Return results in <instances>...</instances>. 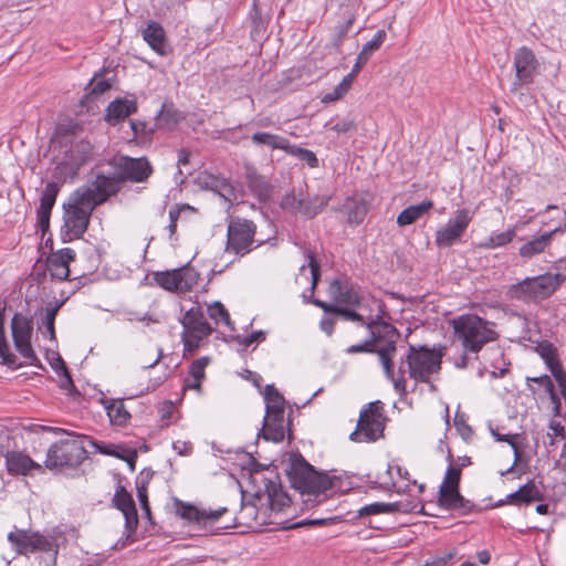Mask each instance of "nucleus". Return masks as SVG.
<instances>
[{"label": "nucleus", "instance_id": "6ab92c4d", "mask_svg": "<svg viewBox=\"0 0 566 566\" xmlns=\"http://www.w3.org/2000/svg\"><path fill=\"white\" fill-rule=\"evenodd\" d=\"M228 512V509L222 506L216 510L199 509L191 504H182L178 507V514L190 522L202 524L205 527L214 526L220 517Z\"/></svg>", "mask_w": 566, "mask_h": 566}, {"label": "nucleus", "instance_id": "f8f14e48", "mask_svg": "<svg viewBox=\"0 0 566 566\" xmlns=\"http://www.w3.org/2000/svg\"><path fill=\"white\" fill-rule=\"evenodd\" d=\"M513 66L515 78L511 86L512 93H516L523 85L532 84L539 73V62L527 46H521L515 51Z\"/></svg>", "mask_w": 566, "mask_h": 566}, {"label": "nucleus", "instance_id": "473e14b6", "mask_svg": "<svg viewBox=\"0 0 566 566\" xmlns=\"http://www.w3.org/2000/svg\"><path fill=\"white\" fill-rule=\"evenodd\" d=\"M535 350L543 358L553 376L558 374V370H564L558 359L557 349L552 343L541 342L536 345Z\"/></svg>", "mask_w": 566, "mask_h": 566}, {"label": "nucleus", "instance_id": "a18cd8bd", "mask_svg": "<svg viewBox=\"0 0 566 566\" xmlns=\"http://www.w3.org/2000/svg\"><path fill=\"white\" fill-rule=\"evenodd\" d=\"M48 270L54 280L63 281L70 275V268L63 261H57L52 256L48 259Z\"/></svg>", "mask_w": 566, "mask_h": 566}, {"label": "nucleus", "instance_id": "20e7f679", "mask_svg": "<svg viewBox=\"0 0 566 566\" xmlns=\"http://www.w3.org/2000/svg\"><path fill=\"white\" fill-rule=\"evenodd\" d=\"M442 348L409 345L406 355L408 374L416 382L430 384L431 376L441 369Z\"/></svg>", "mask_w": 566, "mask_h": 566}, {"label": "nucleus", "instance_id": "39448f33", "mask_svg": "<svg viewBox=\"0 0 566 566\" xmlns=\"http://www.w3.org/2000/svg\"><path fill=\"white\" fill-rule=\"evenodd\" d=\"M96 207L94 201L75 190L63 205L65 235L69 240L80 239L87 230L91 214Z\"/></svg>", "mask_w": 566, "mask_h": 566}, {"label": "nucleus", "instance_id": "5701e85b", "mask_svg": "<svg viewBox=\"0 0 566 566\" xmlns=\"http://www.w3.org/2000/svg\"><path fill=\"white\" fill-rule=\"evenodd\" d=\"M59 191V184L50 181L46 184L42 192L40 206L36 210L39 226L42 231H45L49 228L51 211L54 207Z\"/></svg>", "mask_w": 566, "mask_h": 566}, {"label": "nucleus", "instance_id": "c756f323", "mask_svg": "<svg viewBox=\"0 0 566 566\" xmlns=\"http://www.w3.org/2000/svg\"><path fill=\"white\" fill-rule=\"evenodd\" d=\"M354 7L355 6L340 7L343 22L335 27V34L333 38V45L336 48L342 45L356 20V9Z\"/></svg>", "mask_w": 566, "mask_h": 566}, {"label": "nucleus", "instance_id": "bb28decb", "mask_svg": "<svg viewBox=\"0 0 566 566\" xmlns=\"http://www.w3.org/2000/svg\"><path fill=\"white\" fill-rule=\"evenodd\" d=\"M136 112L137 104L135 101L117 98L108 104L105 120L111 125H116Z\"/></svg>", "mask_w": 566, "mask_h": 566}, {"label": "nucleus", "instance_id": "f3484780", "mask_svg": "<svg viewBox=\"0 0 566 566\" xmlns=\"http://www.w3.org/2000/svg\"><path fill=\"white\" fill-rule=\"evenodd\" d=\"M120 180L118 176H106L104 174H97L94 180L87 187L78 188L77 190L90 201H94V206L97 207L105 202L111 196L116 195L119 190Z\"/></svg>", "mask_w": 566, "mask_h": 566}, {"label": "nucleus", "instance_id": "f704fd0d", "mask_svg": "<svg viewBox=\"0 0 566 566\" xmlns=\"http://www.w3.org/2000/svg\"><path fill=\"white\" fill-rule=\"evenodd\" d=\"M265 413H280L285 411V399L273 384L264 387Z\"/></svg>", "mask_w": 566, "mask_h": 566}, {"label": "nucleus", "instance_id": "412c9836", "mask_svg": "<svg viewBox=\"0 0 566 566\" xmlns=\"http://www.w3.org/2000/svg\"><path fill=\"white\" fill-rule=\"evenodd\" d=\"M565 229L566 223L526 241L518 249L520 256L525 260H531L539 255L546 250V248L551 245L554 235L557 233H563Z\"/></svg>", "mask_w": 566, "mask_h": 566}, {"label": "nucleus", "instance_id": "13d9d810", "mask_svg": "<svg viewBox=\"0 0 566 566\" xmlns=\"http://www.w3.org/2000/svg\"><path fill=\"white\" fill-rule=\"evenodd\" d=\"M339 521V517H318V518H307L301 522L293 524L292 527H302V526H324L331 525Z\"/></svg>", "mask_w": 566, "mask_h": 566}, {"label": "nucleus", "instance_id": "680f3d73", "mask_svg": "<svg viewBox=\"0 0 566 566\" xmlns=\"http://www.w3.org/2000/svg\"><path fill=\"white\" fill-rule=\"evenodd\" d=\"M492 436L495 438L496 441L509 443L514 450L515 459L518 458L520 449L515 441L517 437L516 434H501L492 430Z\"/></svg>", "mask_w": 566, "mask_h": 566}, {"label": "nucleus", "instance_id": "393cba45", "mask_svg": "<svg viewBox=\"0 0 566 566\" xmlns=\"http://www.w3.org/2000/svg\"><path fill=\"white\" fill-rule=\"evenodd\" d=\"M542 499V494L535 483L533 481H528L523 484L518 490L513 493H510L505 496V499L496 502L495 506L500 507L506 504H530L534 501H538Z\"/></svg>", "mask_w": 566, "mask_h": 566}, {"label": "nucleus", "instance_id": "c85d7f7f", "mask_svg": "<svg viewBox=\"0 0 566 566\" xmlns=\"http://www.w3.org/2000/svg\"><path fill=\"white\" fill-rule=\"evenodd\" d=\"M433 208V201L424 200L418 205H412L403 209L397 217V223L400 227L409 226L419 220Z\"/></svg>", "mask_w": 566, "mask_h": 566}, {"label": "nucleus", "instance_id": "6e6552de", "mask_svg": "<svg viewBox=\"0 0 566 566\" xmlns=\"http://www.w3.org/2000/svg\"><path fill=\"white\" fill-rule=\"evenodd\" d=\"M87 457L83 440L77 438L64 439L53 443L46 453L44 465L49 470L75 468Z\"/></svg>", "mask_w": 566, "mask_h": 566}, {"label": "nucleus", "instance_id": "9d476101", "mask_svg": "<svg viewBox=\"0 0 566 566\" xmlns=\"http://www.w3.org/2000/svg\"><path fill=\"white\" fill-rule=\"evenodd\" d=\"M182 325L181 342L184 344V355L195 353L200 343L211 335L212 327L207 322L200 306H192L186 311L180 319Z\"/></svg>", "mask_w": 566, "mask_h": 566}, {"label": "nucleus", "instance_id": "2f4dec72", "mask_svg": "<svg viewBox=\"0 0 566 566\" xmlns=\"http://www.w3.org/2000/svg\"><path fill=\"white\" fill-rule=\"evenodd\" d=\"M251 142L256 146H266L271 149H280L287 153L290 140L281 135L268 133V132H256L251 136Z\"/></svg>", "mask_w": 566, "mask_h": 566}, {"label": "nucleus", "instance_id": "2eb2a0df", "mask_svg": "<svg viewBox=\"0 0 566 566\" xmlns=\"http://www.w3.org/2000/svg\"><path fill=\"white\" fill-rule=\"evenodd\" d=\"M8 541L18 555H29L52 549L51 541L39 532L14 528L8 534Z\"/></svg>", "mask_w": 566, "mask_h": 566}, {"label": "nucleus", "instance_id": "cd10ccee", "mask_svg": "<svg viewBox=\"0 0 566 566\" xmlns=\"http://www.w3.org/2000/svg\"><path fill=\"white\" fill-rule=\"evenodd\" d=\"M143 39L159 55L166 54L165 30L158 22H150L143 31Z\"/></svg>", "mask_w": 566, "mask_h": 566}, {"label": "nucleus", "instance_id": "c03bdc74", "mask_svg": "<svg viewBox=\"0 0 566 566\" xmlns=\"http://www.w3.org/2000/svg\"><path fill=\"white\" fill-rule=\"evenodd\" d=\"M515 229H507L506 231L500 232V233H492L488 242L485 243V247L489 249H495L500 247H504L513 241L515 238Z\"/></svg>", "mask_w": 566, "mask_h": 566}, {"label": "nucleus", "instance_id": "8fccbe9b", "mask_svg": "<svg viewBox=\"0 0 566 566\" xmlns=\"http://www.w3.org/2000/svg\"><path fill=\"white\" fill-rule=\"evenodd\" d=\"M375 484H377L381 490H391L396 488L394 467L391 464L387 465L384 473L377 474Z\"/></svg>", "mask_w": 566, "mask_h": 566}, {"label": "nucleus", "instance_id": "aec40b11", "mask_svg": "<svg viewBox=\"0 0 566 566\" xmlns=\"http://www.w3.org/2000/svg\"><path fill=\"white\" fill-rule=\"evenodd\" d=\"M284 413L285 411L280 413H265L263 419V427L259 433V437L262 436L264 440L275 443L283 441L286 429L289 434L291 433V420L289 418L287 423H285Z\"/></svg>", "mask_w": 566, "mask_h": 566}, {"label": "nucleus", "instance_id": "e433bc0d", "mask_svg": "<svg viewBox=\"0 0 566 566\" xmlns=\"http://www.w3.org/2000/svg\"><path fill=\"white\" fill-rule=\"evenodd\" d=\"M4 313L6 305L0 306V358L3 365L9 367H20L21 365L17 363V356L10 352V347L7 343L4 335Z\"/></svg>", "mask_w": 566, "mask_h": 566}, {"label": "nucleus", "instance_id": "774afa93", "mask_svg": "<svg viewBox=\"0 0 566 566\" xmlns=\"http://www.w3.org/2000/svg\"><path fill=\"white\" fill-rule=\"evenodd\" d=\"M527 381H533L541 385L546 394L551 391L553 392V389L555 388L551 377L547 375H542L538 377H528Z\"/></svg>", "mask_w": 566, "mask_h": 566}, {"label": "nucleus", "instance_id": "ea45409f", "mask_svg": "<svg viewBox=\"0 0 566 566\" xmlns=\"http://www.w3.org/2000/svg\"><path fill=\"white\" fill-rule=\"evenodd\" d=\"M329 200L331 196H316L311 200H303V202H298V212L307 218H313L323 211Z\"/></svg>", "mask_w": 566, "mask_h": 566}, {"label": "nucleus", "instance_id": "79ce46f5", "mask_svg": "<svg viewBox=\"0 0 566 566\" xmlns=\"http://www.w3.org/2000/svg\"><path fill=\"white\" fill-rule=\"evenodd\" d=\"M249 188L259 197H266L269 195V184L263 177L258 175L254 170H249L247 174Z\"/></svg>", "mask_w": 566, "mask_h": 566}, {"label": "nucleus", "instance_id": "052dcab7", "mask_svg": "<svg viewBox=\"0 0 566 566\" xmlns=\"http://www.w3.org/2000/svg\"><path fill=\"white\" fill-rule=\"evenodd\" d=\"M308 268L311 270V292L313 293L321 275V268L313 253H308Z\"/></svg>", "mask_w": 566, "mask_h": 566}, {"label": "nucleus", "instance_id": "f03ea898", "mask_svg": "<svg viewBox=\"0 0 566 566\" xmlns=\"http://www.w3.org/2000/svg\"><path fill=\"white\" fill-rule=\"evenodd\" d=\"M291 485L300 491L306 505L315 506L327 499L326 492L333 486V479L317 472L301 454L291 458L287 470Z\"/></svg>", "mask_w": 566, "mask_h": 566}, {"label": "nucleus", "instance_id": "0e129e2a", "mask_svg": "<svg viewBox=\"0 0 566 566\" xmlns=\"http://www.w3.org/2000/svg\"><path fill=\"white\" fill-rule=\"evenodd\" d=\"M349 90V87L340 82L332 93H328L324 96L323 102H334L340 99L344 95L347 94Z\"/></svg>", "mask_w": 566, "mask_h": 566}, {"label": "nucleus", "instance_id": "9b49d317", "mask_svg": "<svg viewBox=\"0 0 566 566\" xmlns=\"http://www.w3.org/2000/svg\"><path fill=\"white\" fill-rule=\"evenodd\" d=\"M154 280L164 290L185 293L191 291L199 281V273L189 264L154 273Z\"/></svg>", "mask_w": 566, "mask_h": 566}, {"label": "nucleus", "instance_id": "4be33fe9", "mask_svg": "<svg viewBox=\"0 0 566 566\" xmlns=\"http://www.w3.org/2000/svg\"><path fill=\"white\" fill-rule=\"evenodd\" d=\"M339 211L346 216V222L349 226H358L367 216L368 202L364 196L355 193L344 200Z\"/></svg>", "mask_w": 566, "mask_h": 566}, {"label": "nucleus", "instance_id": "69168bd1", "mask_svg": "<svg viewBox=\"0 0 566 566\" xmlns=\"http://www.w3.org/2000/svg\"><path fill=\"white\" fill-rule=\"evenodd\" d=\"M50 256L57 261H63V263L70 265V263L75 259V252L70 248H63L57 252L52 253Z\"/></svg>", "mask_w": 566, "mask_h": 566}, {"label": "nucleus", "instance_id": "de8ad7c7", "mask_svg": "<svg viewBox=\"0 0 566 566\" xmlns=\"http://www.w3.org/2000/svg\"><path fill=\"white\" fill-rule=\"evenodd\" d=\"M61 305L62 303H56L53 306L45 307V314L42 323L45 326L46 333L49 334L51 339H55L54 322Z\"/></svg>", "mask_w": 566, "mask_h": 566}, {"label": "nucleus", "instance_id": "a19ab883", "mask_svg": "<svg viewBox=\"0 0 566 566\" xmlns=\"http://www.w3.org/2000/svg\"><path fill=\"white\" fill-rule=\"evenodd\" d=\"M387 39V33L385 30H378L373 39L368 42H366L360 52L358 53V55H360L361 57L366 59L367 61H369L373 56V54L380 49V46L382 45V43L386 41Z\"/></svg>", "mask_w": 566, "mask_h": 566}, {"label": "nucleus", "instance_id": "bf43d9fd", "mask_svg": "<svg viewBox=\"0 0 566 566\" xmlns=\"http://www.w3.org/2000/svg\"><path fill=\"white\" fill-rule=\"evenodd\" d=\"M91 444L102 454L122 457L123 447L115 444H101L94 440H90Z\"/></svg>", "mask_w": 566, "mask_h": 566}, {"label": "nucleus", "instance_id": "3c124183", "mask_svg": "<svg viewBox=\"0 0 566 566\" xmlns=\"http://www.w3.org/2000/svg\"><path fill=\"white\" fill-rule=\"evenodd\" d=\"M461 479V468L450 464L446 471L441 486L459 488Z\"/></svg>", "mask_w": 566, "mask_h": 566}, {"label": "nucleus", "instance_id": "423d86ee", "mask_svg": "<svg viewBox=\"0 0 566 566\" xmlns=\"http://www.w3.org/2000/svg\"><path fill=\"white\" fill-rule=\"evenodd\" d=\"M385 422L384 403L379 400L371 401L360 411L356 429L349 439L354 442H375L382 437Z\"/></svg>", "mask_w": 566, "mask_h": 566}, {"label": "nucleus", "instance_id": "58836bf2", "mask_svg": "<svg viewBox=\"0 0 566 566\" xmlns=\"http://www.w3.org/2000/svg\"><path fill=\"white\" fill-rule=\"evenodd\" d=\"M104 407L112 423L122 426L130 419V413L126 410L122 400H106Z\"/></svg>", "mask_w": 566, "mask_h": 566}, {"label": "nucleus", "instance_id": "4468645a", "mask_svg": "<svg viewBox=\"0 0 566 566\" xmlns=\"http://www.w3.org/2000/svg\"><path fill=\"white\" fill-rule=\"evenodd\" d=\"M473 212L463 208L455 211L454 217L450 218L448 222L437 230L434 243L438 248H450L459 243L464 235L470 222L472 221Z\"/></svg>", "mask_w": 566, "mask_h": 566}, {"label": "nucleus", "instance_id": "dca6fc26", "mask_svg": "<svg viewBox=\"0 0 566 566\" xmlns=\"http://www.w3.org/2000/svg\"><path fill=\"white\" fill-rule=\"evenodd\" d=\"M117 176L122 181L144 182L153 174V167L145 157L120 156L115 163Z\"/></svg>", "mask_w": 566, "mask_h": 566}, {"label": "nucleus", "instance_id": "f257e3e1", "mask_svg": "<svg viewBox=\"0 0 566 566\" xmlns=\"http://www.w3.org/2000/svg\"><path fill=\"white\" fill-rule=\"evenodd\" d=\"M455 342L461 346V355L454 360L458 369L468 368L479 359V353L490 343L496 342L500 334L496 324L476 314L465 313L450 321Z\"/></svg>", "mask_w": 566, "mask_h": 566}, {"label": "nucleus", "instance_id": "72a5a7b5", "mask_svg": "<svg viewBox=\"0 0 566 566\" xmlns=\"http://www.w3.org/2000/svg\"><path fill=\"white\" fill-rule=\"evenodd\" d=\"M396 512H408V509L403 506L400 502L394 503H382L375 502L368 505L360 507L357 512L358 517H364L368 515L384 514V513H396Z\"/></svg>", "mask_w": 566, "mask_h": 566}, {"label": "nucleus", "instance_id": "864d4df0", "mask_svg": "<svg viewBox=\"0 0 566 566\" xmlns=\"http://www.w3.org/2000/svg\"><path fill=\"white\" fill-rule=\"evenodd\" d=\"M347 283L348 282L346 280L342 279H335L331 281L327 289L329 297L336 303H340V297L343 296V291L345 290Z\"/></svg>", "mask_w": 566, "mask_h": 566}, {"label": "nucleus", "instance_id": "a211bd4d", "mask_svg": "<svg viewBox=\"0 0 566 566\" xmlns=\"http://www.w3.org/2000/svg\"><path fill=\"white\" fill-rule=\"evenodd\" d=\"M113 505L120 511L125 517V530L127 536L134 534L138 526V514L132 494L123 485L116 488L113 496Z\"/></svg>", "mask_w": 566, "mask_h": 566}, {"label": "nucleus", "instance_id": "5fc2aeb1", "mask_svg": "<svg viewBox=\"0 0 566 566\" xmlns=\"http://www.w3.org/2000/svg\"><path fill=\"white\" fill-rule=\"evenodd\" d=\"M216 193L222 197L226 201L231 202L232 199L235 198L234 188L226 178L219 177V182L217 184Z\"/></svg>", "mask_w": 566, "mask_h": 566}, {"label": "nucleus", "instance_id": "338daca9", "mask_svg": "<svg viewBox=\"0 0 566 566\" xmlns=\"http://www.w3.org/2000/svg\"><path fill=\"white\" fill-rule=\"evenodd\" d=\"M48 360H49V364L50 366L52 367V369L57 374L60 375L61 373H63V369H67L66 365H65V361L63 360V358L60 356V354L55 353V352H52L51 353V357L48 356Z\"/></svg>", "mask_w": 566, "mask_h": 566}, {"label": "nucleus", "instance_id": "09e8293b", "mask_svg": "<svg viewBox=\"0 0 566 566\" xmlns=\"http://www.w3.org/2000/svg\"><path fill=\"white\" fill-rule=\"evenodd\" d=\"M148 482H149L148 476H146V478L139 476L136 479L137 497L140 502L142 509L145 511V513L147 515L150 514V507H149V503H148V493H147Z\"/></svg>", "mask_w": 566, "mask_h": 566}, {"label": "nucleus", "instance_id": "0eeeda50", "mask_svg": "<svg viewBox=\"0 0 566 566\" xmlns=\"http://www.w3.org/2000/svg\"><path fill=\"white\" fill-rule=\"evenodd\" d=\"M558 287V282L553 273H545L526 277L511 285L509 294L514 300L535 303L548 298Z\"/></svg>", "mask_w": 566, "mask_h": 566}, {"label": "nucleus", "instance_id": "37998d69", "mask_svg": "<svg viewBox=\"0 0 566 566\" xmlns=\"http://www.w3.org/2000/svg\"><path fill=\"white\" fill-rule=\"evenodd\" d=\"M287 154L295 156L298 159L305 161L308 165V167H311V168L318 167V158L315 155V153L310 149L302 148L300 146L290 144Z\"/></svg>", "mask_w": 566, "mask_h": 566}, {"label": "nucleus", "instance_id": "1a4fd4ad", "mask_svg": "<svg viewBox=\"0 0 566 566\" xmlns=\"http://www.w3.org/2000/svg\"><path fill=\"white\" fill-rule=\"evenodd\" d=\"M256 226L252 220L232 218L227 230V252L237 255H245L265 242L264 239H255Z\"/></svg>", "mask_w": 566, "mask_h": 566}, {"label": "nucleus", "instance_id": "a878e982", "mask_svg": "<svg viewBox=\"0 0 566 566\" xmlns=\"http://www.w3.org/2000/svg\"><path fill=\"white\" fill-rule=\"evenodd\" d=\"M264 492L268 496L271 510L282 511L291 503V499L286 492L283 491L277 476L273 479H263Z\"/></svg>", "mask_w": 566, "mask_h": 566}, {"label": "nucleus", "instance_id": "49530a36", "mask_svg": "<svg viewBox=\"0 0 566 566\" xmlns=\"http://www.w3.org/2000/svg\"><path fill=\"white\" fill-rule=\"evenodd\" d=\"M208 314L209 317L216 322V324H224L227 326L231 325L230 315L227 308L220 302H214L212 305H210L208 307Z\"/></svg>", "mask_w": 566, "mask_h": 566}, {"label": "nucleus", "instance_id": "e2e57ef3", "mask_svg": "<svg viewBox=\"0 0 566 566\" xmlns=\"http://www.w3.org/2000/svg\"><path fill=\"white\" fill-rule=\"evenodd\" d=\"M553 266L556 270V273H554L553 276L556 277L558 285L560 286L566 280V256L555 261Z\"/></svg>", "mask_w": 566, "mask_h": 566}, {"label": "nucleus", "instance_id": "7c9ffc66", "mask_svg": "<svg viewBox=\"0 0 566 566\" xmlns=\"http://www.w3.org/2000/svg\"><path fill=\"white\" fill-rule=\"evenodd\" d=\"M209 364L208 357H201L195 360L190 367L187 377L184 379V389H201V381L205 378V368Z\"/></svg>", "mask_w": 566, "mask_h": 566}, {"label": "nucleus", "instance_id": "6e6d98bb", "mask_svg": "<svg viewBox=\"0 0 566 566\" xmlns=\"http://www.w3.org/2000/svg\"><path fill=\"white\" fill-rule=\"evenodd\" d=\"M360 295L357 290H355L349 283H347L345 290L343 291V296L340 297V304H346L350 306H358L360 304Z\"/></svg>", "mask_w": 566, "mask_h": 566}, {"label": "nucleus", "instance_id": "4c0bfd02", "mask_svg": "<svg viewBox=\"0 0 566 566\" xmlns=\"http://www.w3.org/2000/svg\"><path fill=\"white\" fill-rule=\"evenodd\" d=\"M395 354L396 353H390V355H389L390 374L388 375L387 373H385V376L387 377V379H389L392 382L396 392L399 394L400 396H403L407 394V379L405 377L406 369L403 367V364L406 363V358L401 359L400 366L396 374L394 371V363H392V358H394Z\"/></svg>", "mask_w": 566, "mask_h": 566}, {"label": "nucleus", "instance_id": "4d7b16f0", "mask_svg": "<svg viewBox=\"0 0 566 566\" xmlns=\"http://www.w3.org/2000/svg\"><path fill=\"white\" fill-rule=\"evenodd\" d=\"M360 295L357 290H355L349 283H347L345 290L343 291V296L340 297V304H346L350 306H358L360 304Z\"/></svg>", "mask_w": 566, "mask_h": 566}, {"label": "nucleus", "instance_id": "b1692460", "mask_svg": "<svg viewBox=\"0 0 566 566\" xmlns=\"http://www.w3.org/2000/svg\"><path fill=\"white\" fill-rule=\"evenodd\" d=\"M7 470L12 475H28L32 470L42 472V467L28 454L10 451L6 454Z\"/></svg>", "mask_w": 566, "mask_h": 566}, {"label": "nucleus", "instance_id": "603ef678", "mask_svg": "<svg viewBox=\"0 0 566 566\" xmlns=\"http://www.w3.org/2000/svg\"><path fill=\"white\" fill-rule=\"evenodd\" d=\"M336 314L343 316L346 321L358 322L360 325L366 326V327H367V322H369V319H376V317L365 318L361 314L355 312L354 310L340 307V306H338Z\"/></svg>", "mask_w": 566, "mask_h": 566}, {"label": "nucleus", "instance_id": "c9c22d12", "mask_svg": "<svg viewBox=\"0 0 566 566\" xmlns=\"http://www.w3.org/2000/svg\"><path fill=\"white\" fill-rule=\"evenodd\" d=\"M464 497L460 494L459 488H439V505L444 510H455L463 506Z\"/></svg>", "mask_w": 566, "mask_h": 566}, {"label": "nucleus", "instance_id": "7ed1b4c3", "mask_svg": "<svg viewBox=\"0 0 566 566\" xmlns=\"http://www.w3.org/2000/svg\"><path fill=\"white\" fill-rule=\"evenodd\" d=\"M367 329L369 338L361 344L349 346L346 352L348 354L376 353L384 373L389 375V355L397 350V342L400 337L399 332L390 323L381 321L380 315H377L376 319L367 322Z\"/></svg>", "mask_w": 566, "mask_h": 566}, {"label": "nucleus", "instance_id": "ddd939ff", "mask_svg": "<svg viewBox=\"0 0 566 566\" xmlns=\"http://www.w3.org/2000/svg\"><path fill=\"white\" fill-rule=\"evenodd\" d=\"M31 319L21 313H15L11 319V334L15 349L25 358L31 366H41L31 345L32 335Z\"/></svg>", "mask_w": 566, "mask_h": 566}]
</instances>
